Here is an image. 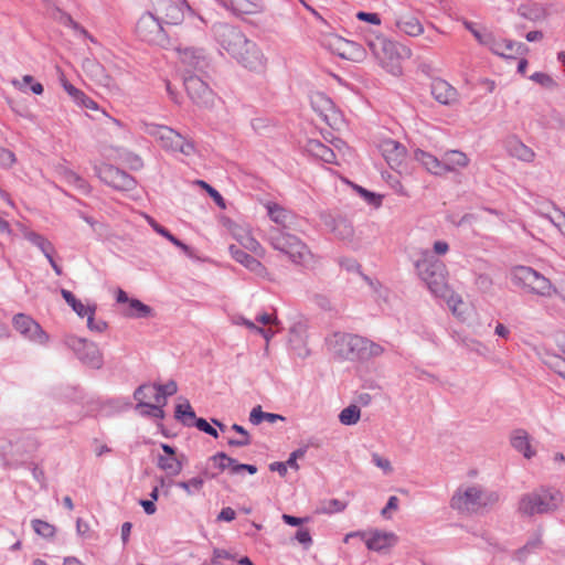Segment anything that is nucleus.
<instances>
[{
  "instance_id": "f704fd0d",
  "label": "nucleus",
  "mask_w": 565,
  "mask_h": 565,
  "mask_svg": "<svg viewBox=\"0 0 565 565\" xmlns=\"http://www.w3.org/2000/svg\"><path fill=\"white\" fill-rule=\"evenodd\" d=\"M308 151L327 163H335L334 151L319 140H310Z\"/></svg>"
},
{
  "instance_id": "4c0bfd02",
  "label": "nucleus",
  "mask_w": 565,
  "mask_h": 565,
  "mask_svg": "<svg viewBox=\"0 0 565 565\" xmlns=\"http://www.w3.org/2000/svg\"><path fill=\"white\" fill-rule=\"evenodd\" d=\"M24 237L31 244L36 246L44 254L45 257H47V255H52L54 253V246L44 236L30 231L24 234Z\"/></svg>"
},
{
  "instance_id": "4468645a",
  "label": "nucleus",
  "mask_w": 565,
  "mask_h": 565,
  "mask_svg": "<svg viewBox=\"0 0 565 565\" xmlns=\"http://www.w3.org/2000/svg\"><path fill=\"white\" fill-rule=\"evenodd\" d=\"M96 172L104 183L116 190L130 191L136 185V181L130 174L111 164H103L96 169Z\"/></svg>"
},
{
  "instance_id": "052dcab7",
  "label": "nucleus",
  "mask_w": 565,
  "mask_h": 565,
  "mask_svg": "<svg viewBox=\"0 0 565 565\" xmlns=\"http://www.w3.org/2000/svg\"><path fill=\"white\" fill-rule=\"evenodd\" d=\"M364 347H365L366 350H363L364 351L363 360L370 359V358H373V356H379V355H381L384 352V349L380 344H377V343H375V342H373V341H371V340H369L366 338H365Z\"/></svg>"
},
{
  "instance_id": "13d9d810",
  "label": "nucleus",
  "mask_w": 565,
  "mask_h": 565,
  "mask_svg": "<svg viewBox=\"0 0 565 565\" xmlns=\"http://www.w3.org/2000/svg\"><path fill=\"white\" fill-rule=\"evenodd\" d=\"M347 504L338 499H330L324 501L320 508V511L323 513H337L341 512L345 509Z\"/></svg>"
},
{
  "instance_id": "39448f33",
  "label": "nucleus",
  "mask_w": 565,
  "mask_h": 565,
  "mask_svg": "<svg viewBox=\"0 0 565 565\" xmlns=\"http://www.w3.org/2000/svg\"><path fill=\"white\" fill-rule=\"evenodd\" d=\"M143 131L153 137L166 151L181 153L185 157L194 154L195 147L191 140L168 126L143 124Z\"/></svg>"
},
{
  "instance_id": "5701e85b",
  "label": "nucleus",
  "mask_w": 565,
  "mask_h": 565,
  "mask_svg": "<svg viewBox=\"0 0 565 565\" xmlns=\"http://www.w3.org/2000/svg\"><path fill=\"white\" fill-rule=\"evenodd\" d=\"M233 237L247 250L255 253L258 256H263L265 250L258 241L250 234L248 228L235 225L232 228Z\"/></svg>"
},
{
  "instance_id": "58836bf2",
  "label": "nucleus",
  "mask_w": 565,
  "mask_h": 565,
  "mask_svg": "<svg viewBox=\"0 0 565 565\" xmlns=\"http://www.w3.org/2000/svg\"><path fill=\"white\" fill-rule=\"evenodd\" d=\"M175 418L181 420L183 425L191 426L196 419L195 413L192 409L188 399L175 406Z\"/></svg>"
},
{
  "instance_id": "9d476101",
  "label": "nucleus",
  "mask_w": 565,
  "mask_h": 565,
  "mask_svg": "<svg viewBox=\"0 0 565 565\" xmlns=\"http://www.w3.org/2000/svg\"><path fill=\"white\" fill-rule=\"evenodd\" d=\"M136 33L140 40L150 44L163 46L168 43L162 21L150 12L140 17L136 25Z\"/></svg>"
},
{
  "instance_id": "2eb2a0df",
  "label": "nucleus",
  "mask_w": 565,
  "mask_h": 565,
  "mask_svg": "<svg viewBox=\"0 0 565 565\" xmlns=\"http://www.w3.org/2000/svg\"><path fill=\"white\" fill-rule=\"evenodd\" d=\"M241 65L250 71H263L266 65V58L257 44L250 40H246L243 47L234 57Z\"/></svg>"
},
{
  "instance_id": "de8ad7c7",
  "label": "nucleus",
  "mask_w": 565,
  "mask_h": 565,
  "mask_svg": "<svg viewBox=\"0 0 565 565\" xmlns=\"http://www.w3.org/2000/svg\"><path fill=\"white\" fill-rule=\"evenodd\" d=\"M31 524L34 532L44 539H52L55 535V526L46 521L35 519L32 520Z\"/></svg>"
},
{
  "instance_id": "b1692460",
  "label": "nucleus",
  "mask_w": 565,
  "mask_h": 565,
  "mask_svg": "<svg viewBox=\"0 0 565 565\" xmlns=\"http://www.w3.org/2000/svg\"><path fill=\"white\" fill-rule=\"evenodd\" d=\"M228 249L232 257L239 264L244 265L247 269L259 276L265 274L266 268L258 259L248 255L245 250L235 245H231Z\"/></svg>"
},
{
  "instance_id": "f8f14e48",
  "label": "nucleus",
  "mask_w": 565,
  "mask_h": 565,
  "mask_svg": "<svg viewBox=\"0 0 565 565\" xmlns=\"http://www.w3.org/2000/svg\"><path fill=\"white\" fill-rule=\"evenodd\" d=\"M179 61L183 67V75L205 74L209 58L202 49L185 46L177 49Z\"/></svg>"
},
{
  "instance_id": "aec40b11",
  "label": "nucleus",
  "mask_w": 565,
  "mask_h": 565,
  "mask_svg": "<svg viewBox=\"0 0 565 565\" xmlns=\"http://www.w3.org/2000/svg\"><path fill=\"white\" fill-rule=\"evenodd\" d=\"M85 74L97 85L103 87H111L113 81L106 73L104 66L94 58H85L82 64Z\"/></svg>"
},
{
  "instance_id": "c9c22d12",
  "label": "nucleus",
  "mask_w": 565,
  "mask_h": 565,
  "mask_svg": "<svg viewBox=\"0 0 565 565\" xmlns=\"http://www.w3.org/2000/svg\"><path fill=\"white\" fill-rule=\"evenodd\" d=\"M61 295L66 303L77 313L79 317H86L88 313H95L96 306H85L76 299V297L66 289H61Z\"/></svg>"
},
{
  "instance_id": "412c9836",
  "label": "nucleus",
  "mask_w": 565,
  "mask_h": 565,
  "mask_svg": "<svg viewBox=\"0 0 565 565\" xmlns=\"http://www.w3.org/2000/svg\"><path fill=\"white\" fill-rule=\"evenodd\" d=\"M398 539L393 532H383L375 530L366 540V546L371 551L384 552L396 545Z\"/></svg>"
},
{
  "instance_id": "6ab92c4d",
  "label": "nucleus",
  "mask_w": 565,
  "mask_h": 565,
  "mask_svg": "<svg viewBox=\"0 0 565 565\" xmlns=\"http://www.w3.org/2000/svg\"><path fill=\"white\" fill-rule=\"evenodd\" d=\"M433 97L443 105H451L458 100V92L448 82L437 78L431 83Z\"/></svg>"
},
{
  "instance_id": "bf43d9fd",
  "label": "nucleus",
  "mask_w": 565,
  "mask_h": 565,
  "mask_svg": "<svg viewBox=\"0 0 565 565\" xmlns=\"http://www.w3.org/2000/svg\"><path fill=\"white\" fill-rule=\"evenodd\" d=\"M255 321L263 326H267L268 327L267 329H270V331L274 332V334L276 333V331L273 328L274 327L278 328L280 324V322L278 321V319L275 315L266 313V312L257 315L255 318Z\"/></svg>"
},
{
  "instance_id": "5fc2aeb1",
  "label": "nucleus",
  "mask_w": 565,
  "mask_h": 565,
  "mask_svg": "<svg viewBox=\"0 0 565 565\" xmlns=\"http://www.w3.org/2000/svg\"><path fill=\"white\" fill-rule=\"evenodd\" d=\"M211 460L221 471L230 469L231 473L233 475V468L235 467L236 463V460L234 458L227 456L225 452H217L211 458Z\"/></svg>"
},
{
  "instance_id": "680f3d73",
  "label": "nucleus",
  "mask_w": 565,
  "mask_h": 565,
  "mask_svg": "<svg viewBox=\"0 0 565 565\" xmlns=\"http://www.w3.org/2000/svg\"><path fill=\"white\" fill-rule=\"evenodd\" d=\"M530 78L545 88H553L556 86L555 81L546 73L536 72L532 74Z\"/></svg>"
},
{
  "instance_id": "2f4dec72",
  "label": "nucleus",
  "mask_w": 565,
  "mask_h": 565,
  "mask_svg": "<svg viewBox=\"0 0 565 565\" xmlns=\"http://www.w3.org/2000/svg\"><path fill=\"white\" fill-rule=\"evenodd\" d=\"M414 158L416 161L423 164L430 173L437 175L443 174V158L439 160L437 157L420 149H417L414 152Z\"/></svg>"
},
{
  "instance_id": "0e129e2a",
  "label": "nucleus",
  "mask_w": 565,
  "mask_h": 565,
  "mask_svg": "<svg viewBox=\"0 0 565 565\" xmlns=\"http://www.w3.org/2000/svg\"><path fill=\"white\" fill-rule=\"evenodd\" d=\"M193 425L201 431L214 437V438H217L218 437V433L217 430L212 427L204 418H196L195 422L193 423Z\"/></svg>"
},
{
  "instance_id": "cd10ccee",
  "label": "nucleus",
  "mask_w": 565,
  "mask_h": 565,
  "mask_svg": "<svg viewBox=\"0 0 565 565\" xmlns=\"http://www.w3.org/2000/svg\"><path fill=\"white\" fill-rule=\"evenodd\" d=\"M395 25L401 32L409 36H418L424 32L420 21L412 14L398 15L395 20Z\"/></svg>"
},
{
  "instance_id": "a878e982",
  "label": "nucleus",
  "mask_w": 565,
  "mask_h": 565,
  "mask_svg": "<svg viewBox=\"0 0 565 565\" xmlns=\"http://www.w3.org/2000/svg\"><path fill=\"white\" fill-rule=\"evenodd\" d=\"M468 156L460 150H448L443 156V173L457 171L469 164Z\"/></svg>"
},
{
  "instance_id": "8fccbe9b",
  "label": "nucleus",
  "mask_w": 565,
  "mask_h": 565,
  "mask_svg": "<svg viewBox=\"0 0 565 565\" xmlns=\"http://www.w3.org/2000/svg\"><path fill=\"white\" fill-rule=\"evenodd\" d=\"M56 13L60 15L58 19L63 24L72 28L74 31L78 32L81 35L88 38L92 42H95L94 38L90 36L88 34V32L83 26H81L76 21H74L70 14L65 13L64 11H62L60 9H56Z\"/></svg>"
},
{
  "instance_id": "c756f323",
  "label": "nucleus",
  "mask_w": 565,
  "mask_h": 565,
  "mask_svg": "<svg viewBox=\"0 0 565 565\" xmlns=\"http://www.w3.org/2000/svg\"><path fill=\"white\" fill-rule=\"evenodd\" d=\"M507 150L511 157L524 162H531L535 157L534 151L516 138L507 141Z\"/></svg>"
},
{
  "instance_id": "774afa93",
  "label": "nucleus",
  "mask_w": 565,
  "mask_h": 565,
  "mask_svg": "<svg viewBox=\"0 0 565 565\" xmlns=\"http://www.w3.org/2000/svg\"><path fill=\"white\" fill-rule=\"evenodd\" d=\"M15 161V156L8 149L0 148V166L9 168Z\"/></svg>"
},
{
  "instance_id": "09e8293b",
  "label": "nucleus",
  "mask_w": 565,
  "mask_h": 565,
  "mask_svg": "<svg viewBox=\"0 0 565 565\" xmlns=\"http://www.w3.org/2000/svg\"><path fill=\"white\" fill-rule=\"evenodd\" d=\"M203 486L204 479L201 477H194L188 481L177 482V487L185 491L188 495H193L194 493L201 491Z\"/></svg>"
},
{
  "instance_id": "338daca9",
  "label": "nucleus",
  "mask_w": 565,
  "mask_h": 565,
  "mask_svg": "<svg viewBox=\"0 0 565 565\" xmlns=\"http://www.w3.org/2000/svg\"><path fill=\"white\" fill-rule=\"evenodd\" d=\"M94 315L95 313H88L86 317H87V328L90 330V331H95V332H103L106 330L107 328V323L103 320H99V321H95L94 320Z\"/></svg>"
},
{
  "instance_id": "e433bc0d",
  "label": "nucleus",
  "mask_w": 565,
  "mask_h": 565,
  "mask_svg": "<svg viewBox=\"0 0 565 565\" xmlns=\"http://www.w3.org/2000/svg\"><path fill=\"white\" fill-rule=\"evenodd\" d=\"M150 226L154 230L156 233L159 235L166 237L169 242H171L174 246L179 247L181 250H183L186 255L191 256V248L181 242L179 238H177L174 235H172L166 227L157 223L153 218L148 217Z\"/></svg>"
},
{
  "instance_id": "ddd939ff",
  "label": "nucleus",
  "mask_w": 565,
  "mask_h": 565,
  "mask_svg": "<svg viewBox=\"0 0 565 565\" xmlns=\"http://www.w3.org/2000/svg\"><path fill=\"white\" fill-rule=\"evenodd\" d=\"M12 324L21 335L34 343L43 345L49 342V334L28 315L17 313L12 319Z\"/></svg>"
},
{
  "instance_id": "dca6fc26",
  "label": "nucleus",
  "mask_w": 565,
  "mask_h": 565,
  "mask_svg": "<svg viewBox=\"0 0 565 565\" xmlns=\"http://www.w3.org/2000/svg\"><path fill=\"white\" fill-rule=\"evenodd\" d=\"M185 8L184 0H160L158 2V12L162 15L161 21L167 25L181 24Z\"/></svg>"
},
{
  "instance_id": "6e6d98bb",
  "label": "nucleus",
  "mask_w": 565,
  "mask_h": 565,
  "mask_svg": "<svg viewBox=\"0 0 565 565\" xmlns=\"http://www.w3.org/2000/svg\"><path fill=\"white\" fill-rule=\"evenodd\" d=\"M235 556L223 548H214L211 565H232Z\"/></svg>"
},
{
  "instance_id": "a18cd8bd",
  "label": "nucleus",
  "mask_w": 565,
  "mask_h": 565,
  "mask_svg": "<svg viewBox=\"0 0 565 565\" xmlns=\"http://www.w3.org/2000/svg\"><path fill=\"white\" fill-rule=\"evenodd\" d=\"M136 411L139 412L141 416H151L154 418H163L164 411L161 409L160 405H152L147 402L137 401Z\"/></svg>"
},
{
  "instance_id": "a19ab883",
  "label": "nucleus",
  "mask_w": 565,
  "mask_h": 565,
  "mask_svg": "<svg viewBox=\"0 0 565 565\" xmlns=\"http://www.w3.org/2000/svg\"><path fill=\"white\" fill-rule=\"evenodd\" d=\"M145 392H150L151 395H153V401L156 402L153 405H160L161 409H163V406L167 404V397L156 390V387L151 386V384H142L137 387L134 393V398L136 401H141L140 395Z\"/></svg>"
},
{
  "instance_id": "3c124183",
  "label": "nucleus",
  "mask_w": 565,
  "mask_h": 565,
  "mask_svg": "<svg viewBox=\"0 0 565 565\" xmlns=\"http://www.w3.org/2000/svg\"><path fill=\"white\" fill-rule=\"evenodd\" d=\"M463 24H465L466 29L469 30L473 34V36L480 44L489 46V44L492 42V33H490L486 30L477 29L475 23L469 22V21H465Z\"/></svg>"
},
{
  "instance_id": "f257e3e1",
  "label": "nucleus",
  "mask_w": 565,
  "mask_h": 565,
  "mask_svg": "<svg viewBox=\"0 0 565 565\" xmlns=\"http://www.w3.org/2000/svg\"><path fill=\"white\" fill-rule=\"evenodd\" d=\"M266 239L274 249L285 254L295 265L308 267L315 263L309 247L294 234L279 227H270Z\"/></svg>"
},
{
  "instance_id": "1a4fd4ad",
  "label": "nucleus",
  "mask_w": 565,
  "mask_h": 565,
  "mask_svg": "<svg viewBox=\"0 0 565 565\" xmlns=\"http://www.w3.org/2000/svg\"><path fill=\"white\" fill-rule=\"evenodd\" d=\"M64 343L85 365L93 369L102 367L103 355L96 343L75 335H66Z\"/></svg>"
},
{
  "instance_id": "9b49d317",
  "label": "nucleus",
  "mask_w": 565,
  "mask_h": 565,
  "mask_svg": "<svg viewBox=\"0 0 565 565\" xmlns=\"http://www.w3.org/2000/svg\"><path fill=\"white\" fill-rule=\"evenodd\" d=\"M213 35L218 45L225 50L232 57L243 47L246 35L234 25L220 22L212 28Z\"/></svg>"
},
{
  "instance_id": "0eeeda50",
  "label": "nucleus",
  "mask_w": 565,
  "mask_h": 565,
  "mask_svg": "<svg viewBox=\"0 0 565 565\" xmlns=\"http://www.w3.org/2000/svg\"><path fill=\"white\" fill-rule=\"evenodd\" d=\"M367 46L372 53L381 61L384 67L393 75H401L402 67L399 65L401 50L409 53L396 42L382 36L367 41Z\"/></svg>"
},
{
  "instance_id": "e2e57ef3",
  "label": "nucleus",
  "mask_w": 565,
  "mask_h": 565,
  "mask_svg": "<svg viewBox=\"0 0 565 565\" xmlns=\"http://www.w3.org/2000/svg\"><path fill=\"white\" fill-rule=\"evenodd\" d=\"M151 386L156 387V390L161 392V394L166 397L174 395L178 391V385L173 380L167 382L166 384H152Z\"/></svg>"
},
{
  "instance_id": "a211bd4d",
  "label": "nucleus",
  "mask_w": 565,
  "mask_h": 565,
  "mask_svg": "<svg viewBox=\"0 0 565 565\" xmlns=\"http://www.w3.org/2000/svg\"><path fill=\"white\" fill-rule=\"evenodd\" d=\"M311 105L320 117L330 126L337 122L339 115L333 102L322 93L311 97Z\"/></svg>"
},
{
  "instance_id": "7ed1b4c3",
  "label": "nucleus",
  "mask_w": 565,
  "mask_h": 565,
  "mask_svg": "<svg viewBox=\"0 0 565 565\" xmlns=\"http://www.w3.org/2000/svg\"><path fill=\"white\" fill-rule=\"evenodd\" d=\"M414 265L419 278L434 296L447 295L449 286L446 266L429 249L420 250V257Z\"/></svg>"
},
{
  "instance_id": "423d86ee",
  "label": "nucleus",
  "mask_w": 565,
  "mask_h": 565,
  "mask_svg": "<svg viewBox=\"0 0 565 565\" xmlns=\"http://www.w3.org/2000/svg\"><path fill=\"white\" fill-rule=\"evenodd\" d=\"M510 276L515 286L529 292L544 297L552 295L553 287L551 281L531 267L516 266L512 268Z\"/></svg>"
},
{
  "instance_id": "c03bdc74",
  "label": "nucleus",
  "mask_w": 565,
  "mask_h": 565,
  "mask_svg": "<svg viewBox=\"0 0 565 565\" xmlns=\"http://www.w3.org/2000/svg\"><path fill=\"white\" fill-rule=\"evenodd\" d=\"M365 338L354 334L351 340L350 351L347 355L345 360L354 361V360H363V350H366L365 347Z\"/></svg>"
},
{
  "instance_id": "4be33fe9",
  "label": "nucleus",
  "mask_w": 565,
  "mask_h": 565,
  "mask_svg": "<svg viewBox=\"0 0 565 565\" xmlns=\"http://www.w3.org/2000/svg\"><path fill=\"white\" fill-rule=\"evenodd\" d=\"M353 335L344 332H334L327 339V345L334 355L345 360Z\"/></svg>"
},
{
  "instance_id": "f3484780",
  "label": "nucleus",
  "mask_w": 565,
  "mask_h": 565,
  "mask_svg": "<svg viewBox=\"0 0 565 565\" xmlns=\"http://www.w3.org/2000/svg\"><path fill=\"white\" fill-rule=\"evenodd\" d=\"M267 212L270 220L279 225L281 230H297L299 226V217L291 211L276 203L267 204Z\"/></svg>"
},
{
  "instance_id": "603ef678",
  "label": "nucleus",
  "mask_w": 565,
  "mask_h": 565,
  "mask_svg": "<svg viewBox=\"0 0 565 565\" xmlns=\"http://www.w3.org/2000/svg\"><path fill=\"white\" fill-rule=\"evenodd\" d=\"M438 297L446 300L454 315L461 316L463 313L462 310H460V307L463 305L461 297L455 294L449 287L447 295Z\"/></svg>"
},
{
  "instance_id": "ea45409f",
  "label": "nucleus",
  "mask_w": 565,
  "mask_h": 565,
  "mask_svg": "<svg viewBox=\"0 0 565 565\" xmlns=\"http://www.w3.org/2000/svg\"><path fill=\"white\" fill-rule=\"evenodd\" d=\"M264 420L274 424L277 420H285V418L278 414L263 412L262 406L259 405L254 407L249 414V422L253 425H259Z\"/></svg>"
},
{
  "instance_id": "473e14b6",
  "label": "nucleus",
  "mask_w": 565,
  "mask_h": 565,
  "mask_svg": "<svg viewBox=\"0 0 565 565\" xmlns=\"http://www.w3.org/2000/svg\"><path fill=\"white\" fill-rule=\"evenodd\" d=\"M511 445L515 450L522 452L527 459L534 456V451L532 450L529 441V435L525 430H515L511 437Z\"/></svg>"
},
{
  "instance_id": "bb28decb",
  "label": "nucleus",
  "mask_w": 565,
  "mask_h": 565,
  "mask_svg": "<svg viewBox=\"0 0 565 565\" xmlns=\"http://www.w3.org/2000/svg\"><path fill=\"white\" fill-rule=\"evenodd\" d=\"M523 46L524 45L522 43H518L512 40H497L492 35V42L488 47L497 55L503 57H513L514 54L520 53Z\"/></svg>"
},
{
  "instance_id": "72a5a7b5",
  "label": "nucleus",
  "mask_w": 565,
  "mask_h": 565,
  "mask_svg": "<svg viewBox=\"0 0 565 565\" xmlns=\"http://www.w3.org/2000/svg\"><path fill=\"white\" fill-rule=\"evenodd\" d=\"M332 233L335 235V237L342 239V241H351L354 235V228L352 224L342 217L339 218H332L331 224Z\"/></svg>"
},
{
  "instance_id": "69168bd1",
  "label": "nucleus",
  "mask_w": 565,
  "mask_h": 565,
  "mask_svg": "<svg viewBox=\"0 0 565 565\" xmlns=\"http://www.w3.org/2000/svg\"><path fill=\"white\" fill-rule=\"evenodd\" d=\"M372 462L376 467L381 468L387 475L393 471V468H392V465H391L390 460H387L386 458L381 457L377 454H373L372 455Z\"/></svg>"
},
{
  "instance_id": "c85d7f7f",
  "label": "nucleus",
  "mask_w": 565,
  "mask_h": 565,
  "mask_svg": "<svg viewBox=\"0 0 565 565\" xmlns=\"http://www.w3.org/2000/svg\"><path fill=\"white\" fill-rule=\"evenodd\" d=\"M230 7L238 15L257 14L265 9L262 0H230Z\"/></svg>"
},
{
  "instance_id": "4d7b16f0",
  "label": "nucleus",
  "mask_w": 565,
  "mask_h": 565,
  "mask_svg": "<svg viewBox=\"0 0 565 565\" xmlns=\"http://www.w3.org/2000/svg\"><path fill=\"white\" fill-rule=\"evenodd\" d=\"M129 307L131 310L129 316L134 317V318H146L151 313V308L149 306L142 303L138 299H131L129 301Z\"/></svg>"
},
{
  "instance_id": "79ce46f5",
  "label": "nucleus",
  "mask_w": 565,
  "mask_h": 565,
  "mask_svg": "<svg viewBox=\"0 0 565 565\" xmlns=\"http://www.w3.org/2000/svg\"><path fill=\"white\" fill-rule=\"evenodd\" d=\"M233 323L238 326H245L249 330L260 334L268 342L273 337L274 332L270 329H265L264 327H258L254 321H250L242 316L235 317L233 319Z\"/></svg>"
},
{
  "instance_id": "864d4df0",
  "label": "nucleus",
  "mask_w": 565,
  "mask_h": 565,
  "mask_svg": "<svg viewBox=\"0 0 565 565\" xmlns=\"http://www.w3.org/2000/svg\"><path fill=\"white\" fill-rule=\"evenodd\" d=\"M232 429L235 430L236 433H238V436H241L239 438L237 439H228L227 444L232 447H245V446H248L250 444V436L248 434V431L241 425L238 424H234L232 426Z\"/></svg>"
},
{
  "instance_id": "49530a36",
  "label": "nucleus",
  "mask_w": 565,
  "mask_h": 565,
  "mask_svg": "<svg viewBox=\"0 0 565 565\" xmlns=\"http://www.w3.org/2000/svg\"><path fill=\"white\" fill-rule=\"evenodd\" d=\"M543 362L565 380V359L555 354H546Z\"/></svg>"
},
{
  "instance_id": "393cba45",
  "label": "nucleus",
  "mask_w": 565,
  "mask_h": 565,
  "mask_svg": "<svg viewBox=\"0 0 565 565\" xmlns=\"http://www.w3.org/2000/svg\"><path fill=\"white\" fill-rule=\"evenodd\" d=\"M381 150L386 162L392 168L398 167L405 157L404 146L392 139L383 141L381 145Z\"/></svg>"
},
{
  "instance_id": "6e6552de",
  "label": "nucleus",
  "mask_w": 565,
  "mask_h": 565,
  "mask_svg": "<svg viewBox=\"0 0 565 565\" xmlns=\"http://www.w3.org/2000/svg\"><path fill=\"white\" fill-rule=\"evenodd\" d=\"M204 74L183 75V85L189 98L194 105L202 109H213L216 102V94L203 79Z\"/></svg>"
},
{
  "instance_id": "7c9ffc66",
  "label": "nucleus",
  "mask_w": 565,
  "mask_h": 565,
  "mask_svg": "<svg viewBox=\"0 0 565 565\" xmlns=\"http://www.w3.org/2000/svg\"><path fill=\"white\" fill-rule=\"evenodd\" d=\"M184 455L164 457L158 456L157 466L159 469L167 472L168 476H178L183 469Z\"/></svg>"
},
{
  "instance_id": "20e7f679",
  "label": "nucleus",
  "mask_w": 565,
  "mask_h": 565,
  "mask_svg": "<svg viewBox=\"0 0 565 565\" xmlns=\"http://www.w3.org/2000/svg\"><path fill=\"white\" fill-rule=\"evenodd\" d=\"M563 495L558 490L541 488L521 497L519 511L523 515L550 514L558 510Z\"/></svg>"
},
{
  "instance_id": "f03ea898",
  "label": "nucleus",
  "mask_w": 565,
  "mask_h": 565,
  "mask_svg": "<svg viewBox=\"0 0 565 565\" xmlns=\"http://www.w3.org/2000/svg\"><path fill=\"white\" fill-rule=\"evenodd\" d=\"M499 501V494L478 484L460 486L450 500V507L461 513H478Z\"/></svg>"
},
{
  "instance_id": "37998d69",
  "label": "nucleus",
  "mask_w": 565,
  "mask_h": 565,
  "mask_svg": "<svg viewBox=\"0 0 565 565\" xmlns=\"http://www.w3.org/2000/svg\"><path fill=\"white\" fill-rule=\"evenodd\" d=\"M361 417V409L356 405H350L343 408L339 414V420L342 425H355Z\"/></svg>"
}]
</instances>
